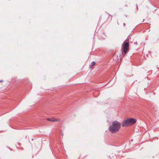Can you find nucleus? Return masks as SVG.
Wrapping results in <instances>:
<instances>
[{
	"mask_svg": "<svg viewBox=\"0 0 159 159\" xmlns=\"http://www.w3.org/2000/svg\"><path fill=\"white\" fill-rule=\"evenodd\" d=\"M121 126V123L117 121H113L112 125L109 127V130L112 133H115L119 131Z\"/></svg>",
	"mask_w": 159,
	"mask_h": 159,
	"instance_id": "nucleus-1",
	"label": "nucleus"
},
{
	"mask_svg": "<svg viewBox=\"0 0 159 159\" xmlns=\"http://www.w3.org/2000/svg\"><path fill=\"white\" fill-rule=\"evenodd\" d=\"M123 49L122 50L121 55L124 57L129 52V43L128 40L127 42H124L122 44Z\"/></svg>",
	"mask_w": 159,
	"mask_h": 159,
	"instance_id": "nucleus-2",
	"label": "nucleus"
},
{
	"mask_svg": "<svg viewBox=\"0 0 159 159\" xmlns=\"http://www.w3.org/2000/svg\"><path fill=\"white\" fill-rule=\"evenodd\" d=\"M47 120L51 122H58L60 121V119L58 118L53 117L52 118H48Z\"/></svg>",
	"mask_w": 159,
	"mask_h": 159,
	"instance_id": "nucleus-3",
	"label": "nucleus"
},
{
	"mask_svg": "<svg viewBox=\"0 0 159 159\" xmlns=\"http://www.w3.org/2000/svg\"><path fill=\"white\" fill-rule=\"evenodd\" d=\"M130 125L128 120L127 119V120L124 121L122 124V126L123 127H125L127 126Z\"/></svg>",
	"mask_w": 159,
	"mask_h": 159,
	"instance_id": "nucleus-4",
	"label": "nucleus"
},
{
	"mask_svg": "<svg viewBox=\"0 0 159 159\" xmlns=\"http://www.w3.org/2000/svg\"><path fill=\"white\" fill-rule=\"evenodd\" d=\"M128 120L130 125H133L136 122V120L134 118L128 119Z\"/></svg>",
	"mask_w": 159,
	"mask_h": 159,
	"instance_id": "nucleus-5",
	"label": "nucleus"
},
{
	"mask_svg": "<svg viewBox=\"0 0 159 159\" xmlns=\"http://www.w3.org/2000/svg\"><path fill=\"white\" fill-rule=\"evenodd\" d=\"M95 64V63L94 61H93L91 63V64L89 66V67L90 68H92L93 67V66H94Z\"/></svg>",
	"mask_w": 159,
	"mask_h": 159,
	"instance_id": "nucleus-6",
	"label": "nucleus"
},
{
	"mask_svg": "<svg viewBox=\"0 0 159 159\" xmlns=\"http://www.w3.org/2000/svg\"><path fill=\"white\" fill-rule=\"evenodd\" d=\"M123 25H124V26H125V23H124L123 24Z\"/></svg>",
	"mask_w": 159,
	"mask_h": 159,
	"instance_id": "nucleus-7",
	"label": "nucleus"
},
{
	"mask_svg": "<svg viewBox=\"0 0 159 159\" xmlns=\"http://www.w3.org/2000/svg\"><path fill=\"white\" fill-rule=\"evenodd\" d=\"M2 81H3L2 80H1L0 81V82H2Z\"/></svg>",
	"mask_w": 159,
	"mask_h": 159,
	"instance_id": "nucleus-8",
	"label": "nucleus"
}]
</instances>
